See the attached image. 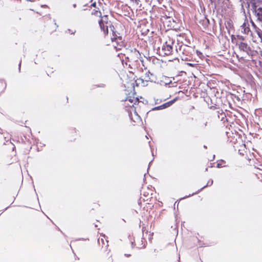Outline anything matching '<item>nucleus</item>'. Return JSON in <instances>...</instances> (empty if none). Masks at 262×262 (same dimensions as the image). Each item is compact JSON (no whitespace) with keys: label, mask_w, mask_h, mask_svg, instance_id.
<instances>
[{"label":"nucleus","mask_w":262,"mask_h":262,"mask_svg":"<svg viewBox=\"0 0 262 262\" xmlns=\"http://www.w3.org/2000/svg\"><path fill=\"white\" fill-rule=\"evenodd\" d=\"M98 16L101 18V19H100L98 21L99 24L102 23L104 24H108V15H104L103 16H102V15H99Z\"/></svg>","instance_id":"39448f33"},{"label":"nucleus","mask_w":262,"mask_h":262,"mask_svg":"<svg viewBox=\"0 0 262 262\" xmlns=\"http://www.w3.org/2000/svg\"><path fill=\"white\" fill-rule=\"evenodd\" d=\"M180 201V199L178 200L174 204V209L176 208V206H177V210H179V204Z\"/></svg>","instance_id":"ddd939ff"},{"label":"nucleus","mask_w":262,"mask_h":262,"mask_svg":"<svg viewBox=\"0 0 262 262\" xmlns=\"http://www.w3.org/2000/svg\"><path fill=\"white\" fill-rule=\"evenodd\" d=\"M258 36L259 37V38L261 39V41H262V33L258 32Z\"/></svg>","instance_id":"f3484780"},{"label":"nucleus","mask_w":262,"mask_h":262,"mask_svg":"<svg viewBox=\"0 0 262 262\" xmlns=\"http://www.w3.org/2000/svg\"><path fill=\"white\" fill-rule=\"evenodd\" d=\"M152 162V161H151L149 163V164H148V168H147V170L149 169V167L150 165H151V164Z\"/></svg>","instance_id":"b1692460"},{"label":"nucleus","mask_w":262,"mask_h":262,"mask_svg":"<svg viewBox=\"0 0 262 262\" xmlns=\"http://www.w3.org/2000/svg\"><path fill=\"white\" fill-rule=\"evenodd\" d=\"M101 31H103L105 35H107L108 33V26H105L104 23L99 24Z\"/></svg>","instance_id":"423d86ee"},{"label":"nucleus","mask_w":262,"mask_h":262,"mask_svg":"<svg viewBox=\"0 0 262 262\" xmlns=\"http://www.w3.org/2000/svg\"><path fill=\"white\" fill-rule=\"evenodd\" d=\"M259 2H261L262 0H258Z\"/></svg>","instance_id":"e433bc0d"},{"label":"nucleus","mask_w":262,"mask_h":262,"mask_svg":"<svg viewBox=\"0 0 262 262\" xmlns=\"http://www.w3.org/2000/svg\"><path fill=\"white\" fill-rule=\"evenodd\" d=\"M91 6L93 7H96V3L94 2L93 4H92Z\"/></svg>","instance_id":"aec40b11"},{"label":"nucleus","mask_w":262,"mask_h":262,"mask_svg":"<svg viewBox=\"0 0 262 262\" xmlns=\"http://www.w3.org/2000/svg\"><path fill=\"white\" fill-rule=\"evenodd\" d=\"M130 1H132V0H130Z\"/></svg>","instance_id":"4c0bfd02"},{"label":"nucleus","mask_w":262,"mask_h":262,"mask_svg":"<svg viewBox=\"0 0 262 262\" xmlns=\"http://www.w3.org/2000/svg\"><path fill=\"white\" fill-rule=\"evenodd\" d=\"M124 256H126V257H130L131 256V255L129 254H125Z\"/></svg>","instance_id":"4be33fe9"},{"label":"nucleus","mask_w":262,"mask_h":262,"mask_svg":"<svg viewBox=\"0 0 262 262\" xmlns=\"http://www.w3.org/2000/svg\"><path fill=\"white\" fill-rule=\"evenodd\" d=\"M100 235L104 238L106 237V235L103 233L100 234Z\"/></svg>","instance_id":"5701e85b"},{"label":"nucleus","mask_w":262,"mask_h":262,"mask_svg":"<svg viewBox=\"0 0 262 262\" xmlns=\"http://www.w3.org/2000/svg\"><path fill=\"white\" fill-rule=\"evenodd\" d=\"M173 82L170 80L168 84L169 85V87H176L178 85V82L180 80L179 75H176L175 77L172 78Z\"/></svg>","instance_id":"20e7f679"},{"label":"nucleus","mask_w":262,"mask_h":262,"mask_svg":"<svg viewBox=\"0 0 262 262\" xmlns=\"http://www.w3.org/2000/svg\"><path fill=\"white\" fill-rule=\"evenodd\" d=\"M145 247H146V246H145V245L144 244V245H143V248H145Z\"/></svg>","instance_id":"f704fd0d"},{"label":"nucleus","mask_w":262,"mask_h":262,"mask_svg":"<svg viewBox=\"0 0 262 262\" xmlns=\"http://www.w3.org/2000/svg\"><path fill=\"white\" fill-rule=\"evenodd\" d=\"M208 124V121L207 120H204L201 123V127L202 128L206 127Z\"/></svg>","instance_id":"9d476101"},{"label":"nucleus","mask_w":262,"mask_h":262,"mask_svg":"<svg viewBox=\"0 0 262 262\" xmlns=\"http://www.w3.org/2000/svg\"><path fill=\"white\" fill-rule=\"evenodd\" d=\"M98 13H99V15H101V12L99 10H94L92 12V15H97Z\"/></svg>","instance_id":"4468645a"},{"label":"nucleus","mask_w":262,"mask_h":262,"mask_svg":"<svg viewBox=\"0 0 262 262\" xmlns=\"http://www.w3.org/2000/svg\"><path fill=\"white\" fill-rule=\"evenodd\" d=\"M213 184V180H210L207 183L208 186H211Z\"/></svg>","instance_id":"dca6fc26"},{"label":"nucleus","mask_w":262,"mask_h":262,"mask_svg":"<svg viewBox=\"0 0 262 262\" xmlns=\"http://www.w3.org/2000/svg\"><path fill=\"white\" fill-rule=\"evenodd\" d=\"M131 2L138 5L139 7H141L142 6L140 0H132Z\"/></svg>","instance_id":"f8f14e48"},{"label":"nucleus","mask_w":262,"mask_h":262,"mask_svg":"<svg viewBox=\"0 0 262 262\" xmlns=\"http://www.w3.org/2000/svg\"><path fill=\"white\" fill-rule=\"evenodd\" d=\"M128 100L129 102H132H132H133V101H134V98H130V97H129V98L127 97V98H126L125 100ZM135 102H134V104H136V103H137V102H138V99L137 98H136L135 99Z\"/></svg>","instance_id":"1a4fd4ad"},{"label":"nucleus","mask_w":262,"mask_h":262,"mask_svg":"<svg viewBox=\"0 0 262 262\" xmlns=\"http://www.w3.org/2000/svg\"><path fill=\"white\" fill-rule=\"evenodd\" d=\"M110 28L111 29V30L113 32V37H112L111 38V40L112 41H115L116 40H120L121 41L122 40V37L121 36H117V35L116 34L115 31H114V30H115V27L113 25H110Z\"/></svg>","instance_id":"7ed1b4c3"},{"label":"nucleus","mask_w":262,"mask_h":262,"mask_svg":"<svg viewBox=\"0 0 262 262\" xmlns=\"http://www.w3.org/2000/svg\"><path fill=\"white\" fill-rule=\"evenodd\" d=\"M73 7L74 8H76V4H73Z\"/></svg>","instance_id":"c756f323"},{"label":"nucleus","mask_w":262,"mask_h":262,"mask_svg":"<svg viewBox=\"0 0 262 262\" xmlns=\"http://www.w3.org/2000/svg\"><path fill=\"white\" fill-rule=\"evenodd\" d=\"M178 97H177L175 98H174L173 99H172L170 101H169L166 103H164L161 105L156 106V107L152 108L151 109V110H152V111L161 110H163V109L167 108V107H169L170 105H171L178 99Z\"/></svg>","instance_id":"f257e3e1"},{"label":"nucleus","mask_w":262,"mask_h":262,"mask_svg":"<svg viewBox=\"0 0 262 262\" xmlns=\"http://www.w3.org/2000/svg\"><path fill=\"white\" fill-rule=\"evenodd\" d=\"M172 27L173 28V29H174V30H178H178H179V29H180V27H175V26H172Z\"/></svg>","instance_id":"412c9836"},{"label":"nucleus","mask_w":262,"mask_h":262,"mask_svg":"<svg viewBox=\"0 0 262 262\" xmlns=\"http://www.w3.org/2000/svg\"><path fill=\"white\" fill-rule=\"evenodd\" d=\"M178 258H179L178 261H180V253H178Z\"/></svg>","instance_id":"bb28decb"},{"label":"nucleus","mask_w":262,"mask_h":262,"mask_svg":"<svg viewBox=\"0 0 262 262\" xmlns=\"http://www.w3.org/2000/svg\"><path fill=\"white\" fill-rule=\"evenodd\" d=\"M131 244H132V247L133 248L134 247V246L135 245V244H134V242H131Z\"/></svg>","instance_id":"a878e982"},{"label":"nucleus","mask_w":262,"mask_h":262,"mask_svg":"<svg viewBox=\"0 0 262 262\" xmlns=\"http://www.w3.org/2000/svg\"><path fill=\"white\" fill-rule=\"evenodd\" d=\"M181 60L186 61L188 60V58L181 56Z\"/></svg>","instance_id":"6ab92c4d"},{"label":"nucleus","mask_w":262,"mask_h":262,"mask_svg":"<svg viewBox=\"0 0 262 262\" xmlns=\"http://www.w3.org/2000/svg\"><path fill=\"white\" fill-rule=\"evenodd\" d=\"M135 82H136V81H134V82L132 83V84H133V87H134V83H135Z\"/></svg>","instance_id":"2f4dec72"},{"label":"nucleus","mask_w":262,"mask_h":262,"mask_svg":"<svg viewBox=\"0 0 262 262\" xmlns=\"http://www.w3.org/2000/svg\"><path fill=\"white\" fill-rule=\"evenodd\" d=\"M178 214L175 213V218H176V225L174 226V230H175V232L177 233V236H178Z\"/></svg>","instance_id":"6e6552de"},{"label":"nucleus","mask_w":262,"mask_h":262,"mask_svg":"<svg viewBox=\"0 0 262 262\" xmlns=\"http://www.w3.org/2000/svg\"><path fill=\"white\" fill-rule=\"evenodd\" d=\"M238 46L241 50H242L243 51H247L248 46L246 43L244 42H240L238 45Z\"/></svg>","instance_id":"0eeeda50"},{"label":"nucleus","mask_w":262,"mask_h":262,"mask_svg":"<svg viewBox=\"0 0 262 262\" xmlns=\"http://www.w3.org/2000/svg\"><path fill=\"white\" fill-rule=\"evenodd\" d=\"M96 86L97 88H103L105 87V84H104V83H100V84H98L96 85Z\"/></svg>","instance_id":"2eb2a0df"},{"label":"nucleus","mask_w":262,"mask_h":262,"mask_svg":"<svg viewBox=\"0 0 262 262\" xmlns=\"http://www.w3.org/2000/svg\"><path fill=\"white\" fill-rule=\"evenodd\" d=\"M140 80H141V81H142V82H143V81H144V80H143V79H140Z\"/></svg>","instance_id":"72a5a7b5"},{"label":"nucleus","mask_w":262,"mask_h":262,"mask_svg":"<svg viewBox=\"0 0 262 262\" xmlns=\"http://www.w3.org/2000/svg\"><path fill=\"white\" fill-rule=\"evenodd\" d=\"M106 242L107 243L106 245V247H108V241L107 240H106Z\"/></svg>","instance_id":"c85d7f7f"},{"label":"nucleus","mask_w":262,"mask_h":262,"mask_svg":"<svg viewBox=\"0 0 262 262\" xmlns=\"http://www.w3.org/2000/svg\"><path fill=\"white\" fill-rule=\"evenodd\" d=\"M172 51V46L165 42L162 48V51L165 55H168L171 54Z\"/></svg>","instance_id":"f03ea898"},{"label":"nucleus","mask_w":262,"mask_h":262,"mask_svg":"<svg viewBox=\"0 0 262 262\" xmlns=\"http://www.w3.org/2000/svg\"><path fill=\"white\" fill-rule=\"evenodd\" d=\"M135 114L137 116L138 118H140V116L138 115L136 112H135Z\"/></svg>","instance_id":"cd10ccee"},{"label":"nucleus","mask_w":262,"mask_h":262,"mask_svg":"<svg viewBox=\"0 0 262 262\" xmlns=\"http://www.w3.org/2000/svg\"><path fill=\"white\" fill-rule=\"evenodd\" d=\"M101 242H102V245H104V244H105V243H104V239H102H102H101Z\"/></svg>","instance_id":"393cba45"},{"label":"nucleus","mask_w":262,"mask_h":262,"mask_svg":"<svg viewBox=\"0 0 262 262\" xmlns=\"http://www.w3.org/2000/svg\"><path fill=\"white\" fill-rule=\"evenodd\" d=\"M178 50H180V46H179L178 49L177 48H176V50L177 51Z\"/></svg>","instance_id":"7c9ffc66"},{"label":"nucleus","mask_w":262,"mask_h":262,"mask_svg":"<svg viewBox=\"0 0 262 262\" xmlns=\"http://www.w3.org/2000/svg\"><path fill=\"white\" fill-rule=\"evenodd\" d=\"M220 164H217V166L218 167H220Z\"/></svg>","instance_id":"473e14b6"},{"label":"nucleus","mask_w":262,"mask_h":262,"mask_svg":"<svg viewBox=\"0 0 262 262\" xmlns=\"http://www.w3.org/2000/svg\"><path fill=\"white\" fill-rule=\"evenodd\" d=\"M98 243H99V244L100 243H99V242H100V240H99V239H98Z\"/></svg>","instance_id":"c9c22d12"},{"label":"nucleus","mask_w":262,"mask_h":262,"mask_svg":"<svg viewBox=\"0 0 262 262\" xmlns=\"http://www.w3.org/2000/svg\"><path fill=\"white\" fill-rule=\"evenodd\" d=\"M248 31H249V28H245V25L244 24L243 26H242V32H243L245 33H246Z\"/></svg>","instance_id":"9b49d317"},{"label":"nucleus","mask_w":262,"mask_h":262,"mask_svg":"<svg viewBox=\"0 0 262 262\" xmlns=\"http://www.w3.org/2000/svg\"><path fill=\"white\" fill-rule=\"evenodd\" d=\"M21 62V61H20L19 62V64H18V71H19V72H20Z\"/></svg>","instance_id":"a211bd4d"}]
</instances>
